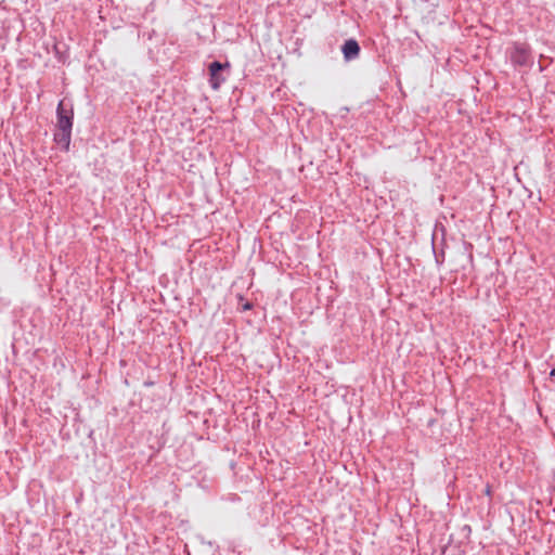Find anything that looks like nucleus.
Instances as JSON below:
<instances>
[{
	"label": "nucleus",
	"instance_id": "7",
	"mask_svg": "<svg viewBox=\"0 0 555 555\" xmlns=\"http://www.w3.org/2000/svg\"><path fill=\"white\" fill-rule=\"evenodd\" d=\"M446 227L441 222H436L433 231L431 243H437L438 237L440 236L441 243L446 242Z\"/></svg>",
	"mask_w": 555,
	"mask_h": 555
},
{
	"label": "nucleus",
	"instance_id": "4",
	"mask_svg": "<svg viewBox=\"0 0 555 555\" xmlns=\"http://www.w3.org/2000/svg\"><path fill=\"white\" fill-rule=\"evenodd\" d=\"M361 48L359 42L353 39H347L341 46V53L344 55L345 61H352L357 59L360 54Z\"/></svg>",
	"mask_w": 555,
	"mask_h": 555
},
{
	"label": "nucleus",
	"instance_id": "8",
	"mask_svg": "<svg viewBox=\"0 0 555 555\" xmlns=\"http://www.w3.org/2000/svg\"><path fill=\"white\" fill-rule=\"evenodd\" d=\"M236 297H237V299H238V301H240V302H241V301H244V302L242 304V306L238 308L241 311H247V310H251V309H253V307H254L253 302H250V301H248V300H245V298H244V296H243V295L237 294V296H236Z\"/></svg>",
	"mask_w": 555,
	"mask_h": 555
},
{
	"label": "nucleus",
	"instance_id": "9",
	"mask_svg": "<svg viewBox=\"0 0 555 555\" xmlns=\"http://www.w3.org/2000/svg\"><path fill=\"white\" fill-rule=\"evenodd\" d=\"M313 11L314 10H312V9L311 10H304V12H298V14L301 15L302 17H308L309 18Z\"/></svg>",
	"mask_w": 555,
	"mask_h": 555
},
{
	"label": "nucleus",
	"instance_id": "5",
	"mask_svg": "<svg viewBox=\"0 0 555 555\" xmlns=\"http://www.w3.org/2000/svg\"><path fill=\"white\" fill-rule=\"evenodd\" d=\"M53 52L57 61L65 64L69 59V48L65 42H55L53 44Z\"/></svg>",
	"mask_w": 555,
	"mask_h": 555
},
{
	"label": "nucleus",
	"instance_id": "15",
	"mask_svg": "<svg viewBox=\"0 0 555 555\" xmlns=\"http://www.w3.org/2000/svg\"><path fill=\"white\" fill-rule=\"evenodd\" d=\"M441 555H446V548H444V550H442V554H441Z\"/></svg>",
	"mask_w": 555,
	"mask_h": 555
},
{
	"label": "nucleus",
	"instance_id": "2",
	"mask_svg": "<svg viewBox=\"0 0 555 555\" xmlns=\"http://www.w3.org/2000/svg\"><path fill=\"white\" fill-rule=\"evenodd\" d=\"M506 56L514 68H531L534 64L531 46L525 41H512L506 49Z\"/></svg>",
	"mask_w": 555,
	"mask_h": 555
},
{
	"label": "nucleus",
	"instance_id": "3",
	"mask_svg": "<svg viewBox=\"0 0 555 555\" xmlns=\"http://www.w3.org/2000/svg\"><path fill=\"white\" fill-rule=\"evenodd\" d=\"M230 68L231 65L228 61L224 63L214 61L208 64V82L212 90H219L222 83L225 82L230 75Z\"/></svg>",
	"mask_w": 555,
	"mask_h": 555
},
{
	"label": "nucleus",
	"instance_id": "10",
	"mask_svg": "<svg viewBox=\"0 0 555 555\" xmlns=\"http://www.w3.org/2000/svg\"><path fill=\"white\" fill-rule=\"evenodd\" d=\"M550 378L555 380V366L550 372Z\"/></svg>",
	"mask_w": 555,
	"mask_h": 555
},
{
	"label": "nucleus",
	"instance_id": "11",
	"mask_svg": "<svg viewBox=\"0 0 555 555\" xmlns=\"http://www.w3.org/2000/svg\"><path fill=\"white\" fill-rule=\"evenodd\" d=\"M143 385H144L145 387H151V386H153V385H154V382H152V380H145V382L143 383Z\"/></svg>",
	"mask_w": 555,
	"mask_h": 555
},
{
	"label": "nucleus",
	"instance_id": "14",
	"mask_svg": "<svg viewBox=\"0 0 555 555\" xmlns=\"http://www.w3.org/2000/svg\"><path fill=\"white\" fill-rule=\"evenodd\" d=\"M153 34H155V30H152V34H149V39L153 37Z\"/></svg>",
	"mask_w": 555,
	"mask_h": 555
},
{
	"label": "nucleus",
	"instance_id": "13",
	"mask_svg": "<svg viewBox=\"0 0 555 555\" xmlns=\"http://www.w3.org/2000/svg\"><path fill=\"white\" fill-rule=\"evenodd\" d=\"M153 34H155V30H152V34H149V39L153 37Z\"/></svg>",
	"mask_w": 555,
	"mask_h": 555
},
{
	"label": "nucleus",
	"instance_id": "12",
	"mask_svg": "<svg viewBox=\"0 0 555 555\" xmlns=\"http://www.w3.org/2000/svg\"><path fill=\"white\" fill-rule=\"evenodd\" d=\"M485 493H486L487 495H491V488H490V486H489V485H487V487H486V489H485Z\"/></svg>",
	"mask_w": 555,
	"mask_h": 555
},
{
	"label": "nucleus",
	"instance_id": "1",
	"mask_svg": "<svg viewBox=\"0 0 555 555\" xmlns=\"http://www.w3.org/2000/svg\"><path fill=\"white\" fill-rule=\"evenodd\" d=\"M74 126V104L70 99H62L56 106V130L53 141L64 152H68Z\"/></svg>",
	"mask_w": 555,
	"mask_h": 555
},
{
	"label": "nucleus",
	"instance_id": "6",
	"mask_svg": "<svg viewBox=\"0 0 555 555\" xmlns=\"http://www.w3.org/2000/svg\"><path fill=\"white\" fill-rule=\"evenodd\" d=\"M431 244H433V253L435 256L436 263L438 266H441L444 261V256H446L444 249L447 247V243L442 242V243H440V246H438L437 243H431Z\"/></svg>",
	"mask_w": 555,
	"mask_h": 555
}]
</instances>
